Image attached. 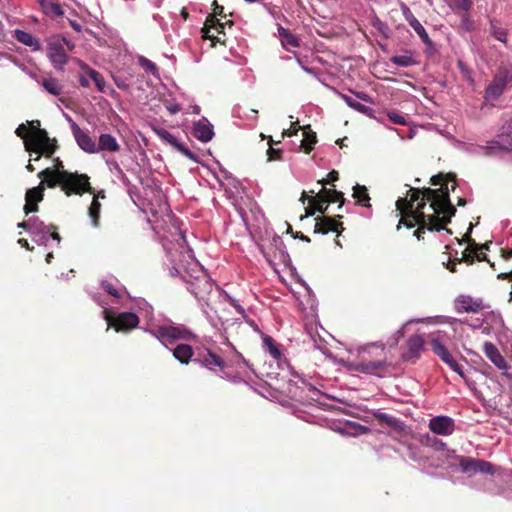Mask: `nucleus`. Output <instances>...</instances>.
Returning a JSON list of instances; mask_svg holds the SVG:
<instances>
[{
  "instance_id": "9d476101",
  "label": "nucleus",
  "mask_w": 512,
  "mask_h": 512,
  "mask_svg": "<svg viewBox=\"0 0 512 512\" xmlns=\"http://www.w3.org/2000/svg\"><path fill=\"white\" fill-rule=\"evenodd\" d=\"M25 149L28 152L36 153L37 156L33 160L37 161L41 155L50 157L55 152L56 144L50 140L45 130L38 129L30 139H26Z\"/></svg>"
},
{
  "instance_id": "cd10ccee",
  "label": "nucleus",
  "mask_w": 512,
  "mask_h": 512,
  "mask_svg": "<svg viewBox=\"0 0 512 512\" xmlns=\"http://www.w3.org/2000/svg\"><path fill=\"white\" fill-rule=\"evenodd\" d=\"M424 340L419 335L411 336L407 341L406 358H417L423 350Z\"/></svg>"
},
{
  "instance_id": "79ce46f5",
  "label": "nucleus",
  "mask_w": 512,
  "mask_h": 512,
  "mask_svg": "<svg viewBox=\"0 0 512 512\" xmlns=\"http://www.w3.org/2000/svg\"><path fill=\"white\" fill-rule=\"evenodd\" d=\"M353 197L356 201L364 206H368L367 202L370 200V197L367 192V188L362 185H355L353 188Z\"/></svg>"
},
{
  "instance_id": "c03bdc74",
  "label": "nucleus",
  "mask_w": 512,
  "mask_h": 512,
  "mask_svg": "<svg viewBox=\"0 0 512 512\" xmlns=\"http://www.w3.org/2000/svg\"><path fill=\"white\" fill-rule=\"evenodd\" d=\"M303 136L304 138L301 141V147L305 150V152H310L315 143H316V134L311 131H307L306 129L303 130Z\"/></svg>"
},
{
  "instance_id": "ea45409f",
  "label": "nucleus",
  "mask_w": 512,
  "mask_h": 512,
  "mask_svg": "<svg viewBox=\"0 0 512 512\" xmlns=\"http://www.w3.org/2000/svg\"><path fill=\"white\" fill-rule=\"evenodd\" d=\"M106 165L108 166L110 172H112L120 181H122L123 183L128 182L126 174L124 173L119 163L115 159H106Z\"/></svg>"
},
{
  "instance_id": "58836bf2",
  "label": "nucleus",
  "mask_w": 512,
  "mask_h": 512,
  "mask_svg": "<svg viewBox=\"0 0 512 512\" xmlns=\"http://www.w3.org/2000/svg\"><path fill=\"white\" fill-rule=\"evenodd\" d=\"M153 130L162 141H164L165 143L174 147L175 149L180 144V142L177 140V138L172 133H170L168 130H166L164 128H160V127H154Z\"/></svg>"
},
{
  "instance_id": "69168bd1",
  "label": "nucleus",
  "mask_w": 512,
  "mask_h": 512,
  "mask_svg": "<svg viewBox=\"0 0 512 512\" xmlns=\"http://www.w3.org/2000/svg\"><path fill=\"white\" fill-rule=\"evenodd\" d=\"M458 260H450L448 261L447 265H446V268L450 271V272H455L456 271V265L458 264Z\"/></svg>"
},
{
  "instance_id": "8fccbe9b",
  "label": "nucleus",
  "mask_w": 512,
  "mask_h": 512,
  "mask_svg": "<svg viewBox=\"0 0 512 512\" xmlns=\"http://www.w3.org/2000/svg\"><path fill=\"white\" fill-rule=\"evenodd\" d=\"M401 12L405 20L409 23V25L413 24L415 21L418 20L406 4H401Z\"/></svg>"
},
{
  "instance_id": "39448f33",
  "label": "nucleus",
  "mask_w": 512,
  "mask_h": 512,
  "mask_svg": "<svg viewBox=\"0 0 512 512\" xmlns=\"http://www.w3.org/2000/svg\"><path fill=\"white\" fill-rule=\"evenodd\" d=\"M99 305L102 307L103 317L107 323L108 328L113 327L117 332H126L135 328L139 323V317L133 312L116 313L117 307H107V303L99 300Z\"/></svg>"
},
{
  "instance_id": "052dcab7",
  "label": "nucleus",
  "mask_w": 512,
  "mask_h": 512,
  "mask_svg": "<svg viewBox=\"0 0 512 512\" xmlns=\"http://www.w3.org/2000/svg\"><path fill=\"white\" fill-rule=\"evenodd\" d=\"M269 160H276L280 158L281 151L270 147L267 151Z\"/></svg>"
},
{
  "instance_id": "aec40b11",
  "label": "nucleus",
  "mask_w": 512,
  "mask_h": 512,
  "mask_svg": "<svg viewBox=\"0 0 512 512\" xmlns=\"http://www.w3.org/2000/svg\"><path fill=\"white\" fill-rule=\"evenodd\" d=\"M193 135L199 141L207 143L211 141L214 136L213 125L206 118H202L194 123Z\"/></svg>"
},
{
  "instance_id": "0e129e2a",
  "label": "nucleus",
  "mask_w": 512,
  "mask_h": 512,
  "mask_svg": "<svg viewBox=\"0 0 512 512\" xmlns=\"http://www.w3.org/2000/svg\"><path fill=\"white\" fill-rule=\"evenodd\" d=\"M297 62L300 65V67L302 68V70L305 71L306 73L311 74L313 76L317 75L316 72L313 69L303 65L302 61L298 57H297Z\"/></svg>"
},
{
  "instance_id": "de8ad7c7",
  "label": "nucleus",
  "mask_w": 512,
  "mask_h": 512,
  "mask_svg": "<svg viewBox=\"0 0 512 512\" xmlns=\"http://www.w3.org/2000/svg\"><path fill=\"white\" fill-rule=\"evenodd\" d=\"M233 115L237 116L239 118H247V119H256L257 111L256 110H249L247 113L242 112V108L240 106H237L233 109Z\"/></svg>"
},
{
  "instance_id": "49530a36",
  "label": "nucleus",
  "mask_w": 512,
  "mask_h": 512,
  "mask_svg": "<svg viewBox=\"0 0 512 512\" xmlns=\"http://www.w3.org/2000/svg\"><path fill=\"white\" fill-rule=\"evenodd\" d=\"M100 207L101 205L99 201L94 197L89 207V217L91 218V222L94 227L98 226Z\"/></svg>"
},
{
  "instance_id": "f3484780",
  "label": "nucleus",
  "mask_w": 512,
  "mask_h": 512,
  "mask_svg": "<svg viewBox=\"0 0 512 512\" xmlns=\"http://www.w3.org/2000/svg\"><path fill=\"white\" fill-rule=\"evenodd\" d=\"M72 134L78 146L86 153H98L96 142L85 131H83L78 124L72 125Z\"/></svg>"
},
{
  "instance_id": "09e8293b",
  "label": "nucleus",
  "mask_w": 512,
  "mask_h": 512,
  "mask_svg": "<svg viewBox=\"0 0 512 512\" xmlns=\"http://www.w3.org/2000/svg\"><path fill=\"white\" fill-rule=\"evenodd\" d=\"M389 120L395 124L406 125L407 121L404 115L398 111H390L387 113Z\"/></svg>"
},
{
  "instance_id": "e433bc0d",
  "label": "nucleus",
  "mask_w": 512,
  "mask_h": 512,
  "mask_svg": "<svg viewBox=\"0 0 512 512\" xmlns=\"http://www.w3.org/2000/svg\"><path fill=\"white\" fill-rule=\"evenodd\" d=\"M341 98L349 107H351L355 111H358L365 115H369L372 112V109L370 107L360 103L357 99L349 95L341 94Z\"/></svg>"
},
{
  "instance_id": "4be33fe9",
  "label": "nucleus",
  "mask_w": 512,
  "mask_h": 512,
  "mask_svg": "<svg viewBox=\"0 0 512 512\" xmlns=\"http://www.w3.org/2000/svg\"><path fill=\"white\" fill-rule=\"evenodd\" d=\"M449 182H453L451 185V190L454 191L456 188L454 175L449 174L447 176H443V175L439 174V175H435L431 178L432 185H435V186L440 185L441 186L439 189H436L437 192L441 195H447V201L450 205H452L450 203V199H449V191H450V188L448 186Z\"/></svg>"
},
{
  "instance_id": "7ed1b4c3",
  "label": "nucleus",
  "mask_w": 512,
  "mask_h": 512,
  "mask_svg": "<svg viewBox=\"0 0 512 512\" xmlns=\"http://www.w3.org/2000/svg\"><path fill=\"white\" fill-rule=\"evenodd\" d=\"M195 362L219 377L237 382L249 377L250 367L242 355L235 348L226 344L220 353L207 348L197 353Z\"/></svg>"
},
{
  "instance_id": "f257e3e1",
  "label": "nucleus",
  "mask_w": 512,
  "mask_h": 512,
  "mask_svg": "<svg viewBox=\"0 0 512 512\" xmlns=\"http://www.w3.org/2000/svg\"><path fill=\"white\" fill-rule=\"evenodd\" d=\"M409 198H399L396 208L402 216L397 229L401 224L408 228L418 225L414 232L417 239L422 238L425 229L440 230L455 214L456 209L447 201V195H441L437 190L425 188L423 191L410 188Z\"/></svg>"
},
{
  "instance_id": "6ab92c4d",
  "label": "nucleus",
  "mask_w": 512,
  "mask_h": 512,
  "mask_svg": "<svg viewBox=\"0 0 512 512\" xmlns=\"http://www.w3.org/2000/svg\"><path fill=\"white\" fill-rule=\"evenodd\" d=\"M387 367V362L384 360H375L368 362H359L355 365V370L364 373L381 377L384 375Z\"/></svg>"
},
{
  "instance_id": "c756f323",
  "label": "nucleus",
  "mask_w": 512,
  "mask_h": 512,
  "mask_svg": "<svg viewBox=\"0 0 512 512\" xmlns=\"http://www.w3.org/2000/svg\"><path fill=\"white\" fill-rule=\"evenodd\" d=\"M339 223L332 218L317 217L315 224V233L326 234L329 231H337Z\"/></svg>"
},
{
  "instance_id": "a878e982",
  "label": "nucleus",
  "mask_w": 512,
  "mask_h": 512,
  "mask_svg": "<svg viewBox=\"0 0 512 512\" xmlns=\"http://www.w3.org/2000/svg\"><path fill=\"white\" fill-rule=\"evenodd\" d=\"M36 81L47 93L53 96H59L63 92L62 85L56 78L52 76H44L42 78L36 79Z\"/></svg>"
},
{
  "instance_id": "f8f14e48",
  "label": "nucleus",
  "mask_w": 512,
  "mask_h": 512,
  "mask_svg": "<svg viewBox=\"0 0 512 512\" xmlns=\"http://www.w3.org/2000/svg\"><path fill=\"white\" fill-rule=\"evenodd\" d=\"M29 234L32 240L38 245H47L50 239L60 242V236L56 232L51 231V227L45 225L37 217H32V222L29 224Z\"/></svg>"
},
{
  "instance_id": "5701e85b",
  "label": "nucleus",
  "mask_w": 512,
  "mask_h": 512,
  "mask_svg": "<svg viewBox=\"0 0 512 512\" xmlns=\"http://www.w3.org/2000/svg\"><path fill=\"white\" fill-rule=\"evenodd\" d=\"M456 307L459 312H477L482 308V302L471 296H460L456 300Z\"/></svg>"
},
{
  "instance_id": "c9c22d12",
  "label": "nucleus",
  "mask_w": 512,
  "mask_h": 512,
  "mask_svg": "<svg viewBox=\"0 0 512 512\" xmlns=\"http://www.w3.org/2000/svg\"><path fill=\"white\" fill-rule=\"evenodd\" d=\"M262 342L264 350L267 351L273 359L278 360L281 358V351L271 336L265 335L262 338Z\"/></svg>"
},
{
  "instance_id": "473e14b6",
  "label": "nucleus",
  "mask_w": 512,
  "mask_h": 512,
  "mask_svg": "<svg viewBox=\"0 0 512 512\" xmlns=\"http://www.w3.org/2000/svg\"><path fill=\"white\" fill-rule=\"evenodd\" d=\"M173 356L181 363H188L193 356L191 346L187 344H179L172 350Z\"/></svg>"
},
{
  "instance_id": "ddd939ff",
  "label": "nucleus",
  "mask_w": 512,
  "mask_h": 512,
  "mask_svg": "<svg viewBox=\"0 0 512 512\" xmlns=\"http://www.w3.org/2000/svg\"><path fill=\"white\" fill-rule=\"evenodd\" d=\"M231 21H226L225 23H221L219 20L215 18V16H208L204 27L202 28V37L204 39H209L212 41V45L214 46L216 42L225 43V33L223 29L226 25L232 26Z\"/></svg>"
},
{
  "instance_id": "13d9d810",
  "label": "nucleus",
  "mask_w": 512,
  "mask_h": 512,
  "mask_svg": "<svg viewBox=\"0 0 512 512\" xmlns=\"http://www.w3.org/2000/svg\"><path fill=\"white\" fill-rule=\"evenodd\" d=\"M139 309L140 311H143L145 313V317H149L152 313L151 306L143 299L138 301Z\"/></svg>"
},
{
  "instance_id": "4c0bfd02",
  "label": "nucleus",
  "mask_w": 512,
  "mask_h": 512,
  "mask_svg": "<svg viewBox=\"0 0 512 512\" xmlns=\"http://www.w3.org/2000/svg\"><path fill=\"white\" fill-rule=\"evenodd\" d=\"M81 67L87 71L88 75L90 76V78L95 83L97 89L100 92L104 93L105 92V88H106V81L103 78V76L98 71H96V70H94L92 68H89L84 63L81 64Z\"/></svg>"
},
{
  "instance_id": "a211bd4d",
  "label": "nucleus",
  "mask_w": 512,
  "mask_h": 512,
  "mask_svg": "<svg viewBox=\"0 0 512 512\" xmlns=\"http://www.w3.org/2000/svg\"><path fill=\"white\" fill-rule=\"evenodd\" d=\"M44 181H41L37 187L28 189L25 195L26 204L24 211L26 214L37 211V203L43 199Z\"/></svg>"
},
{
  "instance_id": "7c9ffc66",
  "label": "nucleus",
  "mask_w": 512,
  "mask_h": 512,
  "mask_svg": "<svg viewBox=\"0 0 512 512\" xmlns=\"http://www.w3.org/2000/svg\"><path fill=\"white\" fill-rule=\"evenodd\" d=\"M201 309L205 314L207 320L209 321L210 325L217 332L221 333L222 329L224 328V322L216 315V312L209 307L208 303L202 304Z\"/></svg>"
},
{
  "instance_id": "412c9836",
  "label": "nucleus",
  "mask_w": 512,
  "mask_h": 512,
  "mask_svg": "<svg viewBox=\"0 0 512 512\" xmlns=\"http://www.w3.org/2000/svg\"><path fill=\"white\" fill-rule=\"evenodd\" d=\"M391 63L398 67H412L419 64L418 54L416 51L411 49H404L398 55H394L390 58Z\"/></svg>"
},
{
  "instance_id": "37998d69",
  "label": "nucleus",
  "mask_w": 512,
  "mask_h": 512,
  "mask_svg": "<svg viewBox=\"0 0 512 512\" xmlns=\"http://www.w3.org/2000/svg\"><path fill=\"white\" fill-rule=\"evenodd\" d=\"M491 33L495 39L500 42L507 43V31L506 29L499 26L496 20L490 21Z\"/></svg>"
},
{
  "instance_id": "2eb2a0df",
  "label": "nucleus",
  "mask_w": 512,
  "mask_h": 512,
  "mask_svg": "<svg viewBox=\"0 0 512 512\" xmlns=\"http://www.w3.org/2000/svg\"><path fill=\"white\" fill-rule=\"evenodd\" d=\"M459 467L461 471L467 474L468 476H473L477 473H494L493 465L490 462L471 457H461L459 460Z\"/></svg>"
},
{
  "instance_id": "dca6fc26",
  "label": "nucleus",
  "mask_w": 512,
  "mask_h": 512,
  "mask_svg": "<svg viewBox=\"0 0 512 512\" xmlns=\"http://www.w3.org/2000/svg\"><path fill=\"white\" fill-rule=\"evenodd\" d=\"M429 429L441 436H449L455 430V422L451 417L438 415L429 421Z\"/></svg>"
},
{
  "instance_id": "3c124183",
  "label": "nucleus",
  "mask_w": 512,
  "mask_h": 512,
  "mask_svg": "<svg viewBox=\"0 0 512 512\" xmlns=\"http://www.w3.org/2000/svg\"><path fill=\"white\" fill-rule=\"evenodd\" d=\"M376 417L379 420H381L382 422H385L386 424H388L390 427H395L398 424V421L395 417H392L386 413L379 412L376 414Z\"/></svg>"
},
{
  "instance_id": "0eeeda50",
  "label": "nucleus",
  "mask_w": 512,
  "mask_h": 512,
  "mask_svg": "<svg viewBox=\"0 0 512 512\" xmlns=\"http://www.w3.org/2000/svg\"><path fill=\"white\" fill-rule=\"evenodd\" d=\"M148 331L164 345L171 344L174 340H191L195 335L184 325L165 324L151 327Z\"/></svg>"
},
{
  "instance_id": "1a4fd4ad",
  "label": "nucleus",
  "mask_w": 512,
  "mask_h": 512,
  "mask_svg": "<svg viewBox=\"0 0 512 512\" xmlns=\"http://www.w3.org/2000/svg\"><path fill=\"white\" fill-rule=\"evenodd\" d=\"M100 286L105 295H94L93 298L98 304L99 300L107 303V307H114V304L121 303L127 294L125 287L122 286L120 282L112 276L103 279L100 283Z\"/></svg>"
},
{
  "instance_id": "f03ea898",
  "label": "nucleus",
  "mask_w": 512,
  "mask_h": 512,
  "mask_svg": "<svg viewBox=\"0 0 512 512\" xmlns=\"http://www.w3.org/2000/svg\"><path fill=\"white\" fill-rule=\"evenodd\" d=\"M171 239L163 236V247L167 255V269L172 277H181L187 289L198 299L200 306L207 303L206 297L213 290L212 280L194 257L179 223L173 220Z\"/></svg>"
},
{
  "instance_id": "680f3d73",
  "label": "nucleus",
  "mask_w": 512,
  "mask_h": 512,
  "mask_svg": "<svg viewBox=\"0 0 512 512\" xmlns=\"http://www.w3.org/2000/svg\"><path fill=\"white\" fill-rule=\"evenodd\" d=\"M402 329H403V328H401V329L397 330V331L395 332V334L393 335V341L390 343V345H391V346L397 345V344H398V342H399V340H400V338H402V337H403L404 332H403V330H402Z\"/></svg>"
},
{
  "instance_id": "b1692460",
  "label": "nucleus",
  "mask_w": 512,
  "mask_h": 512,
  "mask_svg": "<svg viewBox=\"0 0 512 512\" xmlns=\"http://www.w3.org/2000/svg\"><path fill=\"white\" fill-rule=\"evenodd\" d=\"M14 37L18 42L29 47L32 51H39L41 49L39 39L33 36L31 33L20 29H15Z\"/></svg>"
},
{
  "instance_id": "6e6d98bb",
  "label": "nucleus",
  "mask_w": 512,
  "mask_h": 512,
  "mask_svg": "<svg viewBox=\"0 0 512 512\" xmlns=\"http://www.w3.org/2000/svg\"><path fill=\"white\" fill-rule=\"evenodd\" d=\"M15 133L17 134V136L21 137L24 142L26 141V139H30L32 137V134L31 135H28V128L25 124H20Z\"/></svg>"
},
{
  "instance_id": "6e6552de",
  "label": "nucleus",
  "mask_w": 512,
  "mask_h": 512,
  "mask_svg": "<svg viewBox=\"0 0 512 512\" xmlns=\"http://www.w3.org/2000/svg\"><path fill=\"white\" fill-rule=\"evenodd\" d=\"M476 149L483 155L494 156L501 152L512 151V123L502 126L497 140H491L484 146H477Z\"/></svg>"
},
{
  "instance_id": "2f4dec72",
  "label": "nucleus",
  "mask_w": 512,
  "mask_h": 512,
  "mask_svg": "<svg viewBox=\"0 0 512 512\" xmlns=\"http://www.w3.org/2000/svg\"><path fill=\"white\" fill-rule=\"evenodd\" d=\"M432 351L444 362L446 363L452 355L446 348V346L439 340V338L435 337L434 334L430 340Z\"/></svg>"
},
{
  "instance_id": "603ef678",
  "label": "nucleus",
  "mask_w": 512,
  "mask_h": 512,
  "mask_svg": "<svg viewBox=\"0 0 512 512\" xmlns=\"http://www.w3.org/2000/svg\"><path fill=\"white\" fill-rule=\"evenodd\" d=\"M446 364L454 371L456 372L459 376H461L462 378L465 377V374H464V370H463V367L453 358L451 357L447 362Z\"/></svg>"
},
{
  "instance_id": "72a5a7b5",
  "label": "nucleus",
  "mask_w": 512,
  "mask_h": 512,
  "mask_svg": "<svg viewBox=\"0 0 512 512\" xmlns=\"http://www.w3.org/2000/svg\"><path fill=\"white\" fill-rule=\"evenodd\" d=\"M323 195L322 193L319 191L317 193V195L315 197H307V194L306 192L304 191L302 193V196H301V201L302 203H305V200L308 199L309 200V204L313 205L316 212H320V213H325V211L327 210V204L328 203H323L322 202V199H323Z\"/></svg>"
},
{
  "instance_id": "f704fd0d",
  "label": "nucleus",
  "mask_w": 512,
  "mask_h": 512,
  "mask_svg": "<svg viewBox=\"0 0 512 512\" xmlns=\"http://www.w3.org/2000/svg\"><path fill=\"white\" fill-rule=\"evenodd\" d=\"M322 184V188L320 189V192L323 195L322 202L323 203H335V202H341L343 203L344 197L343 194L339 191H336L334 189H326L324 187V183L320 182Z\"/></svg>"
},
{
  "instance_id": "393cba45",
  "label": "nucleus",
  "mask_w": 512,
  "mask_h": 512,
  "mask_svg": "<svg viewBox=\"0 0 512 512\" xmlns=\"http://www.w3.org/2000/svg\"><path fill=\"white\" fill-rule=\"evenodd\" d=\"M96 147H98V152L108 151L115 153L120 150V144L118 143L117 139L108 133L100 134Z\"/></svg>"
},
{
  "instance_id": "9b49d317",
  "label": "nucleus",
  "mask_w": 512,
  "mask_h": 512,
  "mask_svg": "<svg viewBox=\"0 0 512 512\" xmlns=\"http://www.w3.org/2000/svg\"><path fill=\"white\" fill-rule=\"evenodd\" d=\"M483 353L486 358L501 371L504 377L512 379V372L510 371L511 366L495 344L485 341L483 343Z\"/></svg>"
},
{
  "instance_id": "4d7b16f0",
  "label": "nucleus",
  "mask_w": 512,
  "mask_h": 512,
  "mask_svg": "<svg viewBox=\"0 0 512 512\" xmlns=\"http://www.w3.org/2000/svg\"><path fill=\"white\" fill-rule=\"evenodd\" d=\"M455 6L465 12L469 11L472 7L471 0H454Z\"/></svg>"
},
{
  "instance_id": "338daca9",
  "label": "nucleus",
  "mask_w": 512,
  "mask_h": 512,
  "mask_svg": "<svg viewBox=\"0 0 512 512\" xmlns=\"http://www.w3.org/2000/svg\"><path fill=\"white\" fill-rule=\"evenodd\" d=\"M302 383L305 385V387L311 392L313 395H319V391L314 388L311 384L307 383L304 379H301Z\"/></svg>"
},
{
  "instance_id": "c85d7f7f",
  "label": "nucleus",
  "mask_w": 512,
  "mask_h": 512,
  "mask_svg": "<svg viewBox=\"0 0 512 512\" xmlns=\"http://www.w3.org/2000/svg\"><path fill=\"white\" fill-rule=\"evenodd\" d=\"M42 11L51 17H59L64 14L60 3L57 0H37Z\"/></svg>"
},
{
  "instance_id": "774afa93",
  "label": "nucleus",
  "mask_w": 512,
  "mask_h": 512,
  "mask_svg": "<svg viewBox=\"0 0 512 512\" xmlns=\"http://www.w3.org/2000/svg\"><path fill=\"white\" fill-rule=\"evenodd\" d=\"M114 82L119 89H122V90L128 89V85L123 80H121L119 78H114Z\"/></svg>"
},
{
  "instance_id": "a18cd8bd",
  "label": "nucleus",
  "mask_w": 512,
  "mask_h": 512,
  "mask_svg": "<svg viewBox=\"0 0 512 512\" xmlns=\"http://www.w3.org/2000/svg\"><path fill=\"white\" fill-rule=\"evenodd\" d=\"M138 64L147 72L151 73L154 76H158L159 70L154 62L149 60L144 56L138 57Z\"/></svg>"
},
{
  "instance_id": "20e7f679",
  "label": "nucleus",
  "mask_w": 512,
  "mask_h": 512,
  "mask_svg": "<svg viewBox=\"0 0 512 512\" xmlns=\"http://www.w3.org/2000/svg\"><path fill=\"white\" fill-rule=\"evenodd\" d=\"M38 177L42 178L44 185L46 184L49 188L60 185L61 189L65 191L67 195H70L72 192L82 194L83 192L91 190L89 178L85 174L46 168L38 173Z\"/></svg>"
},
{
  "instance_id": "a19ab883",
  "label": "nucleus",
  "mask_w": 512,
  "mask_h": 512,
  "mask_svg": "<svg viewBox=\"0 0 512 512\" xmlns=\"http://www.w3.org/2000/svg\"><path fill=\"white\" fill-rule=\"evenodd\" d=\"M414 31L416 32V34L419 36V38L421 39V41L429 48H431L433 46V42L432 40L430 39L426 29L424 28V26L419 22V20L415 21L413 24L410 25Z\"/></svg>"
},
{
  "instance_id": "423d86ee",
  "label": "nucleus",
  "mask_w": 512,
  "mask_h": 512,
  "mask_svg": "<svg viewBox=\"0 0 512 512\" xmlns=\"http://www.w3.org/2000/svg\"><path fill=\"white\" fill-rule=\"evenodd\" d=\"M512 83V63H501L497 68L491 83L485 90V100L495 101L500 98L505 89Z\"/></svg>"
},
{
  "instance_id": "4468645a",
  "label": "nucleus",
  "mask_w": 512,
  "mask_h": 512,
  "mask_svg": "<svg viewBox=\"0 0 512 512\" xmlns=\"http://www.w3.org/2000/svg\"><path fill=\"white\" fill-rule=\"evenodd\" d=\"M47 57L56 70L62 71L64 69V66L68 62V55L64 50L60 38L52 37L49 39L47 45Z\"/></svg>"
},
{
  "instance_id": "5fc2aeb1",
  "label": "nucleus",
  "mask_w": 512,
  "mask_h": 512,
  "mask_svg": "<svg viewBox=\"0 0 512 512\" xmlns=\"http://www.w3.org/2000/svg\"><path fill=\"white\" fill-rule=\"evenodd\" d=\"M230 305L236 310L241 316H245V309L239 304V302L228 294L225 295Z\"/></svg>"
},
{
  "instance_id": "e2e57ef3",
  "label": "nucleus",
  "mask_w": 512,
  "mask_h": 512,
  "mask_svg": "<svg viewBox=\"0 0 512 512\" xmlns=\"http://www.w3.org/2000/svg\"><path fill=\"white\" fill-rule=\"evenodd\" d=\"M298 122L292 123L291 127L285 132L286 135L292 136L294 134H297L298 130L300 129L299 126H297Z\"/></svg>"
},
{
  "instance_id": "864d4df0",
  "label": "nucleus",
  "mask_w": 512,
  "mask_h": 512,
  "mask_svg": "<svg viewBox=\"0 0 512 512\" xmlns=\"http://www.w3.org/2000/svg\"><path fill=\"white\" fill-rule=\"evenodd\" d=\"M442 319H443V317H441V316L429 317V318H423V319H411L407 323H405L403 325V327H405L409 323H414V322H416V323L423 322V323H429V324L441 323Z\"/></svg>"
},
{
  "instance_id": "bb28decb",
  "label": "nucleus",
  "mask_w": 512,
  "mask_h": 512,
  "mask_svg": "<svg viewBox=\"0 0 512 512\" xmlns=\"http://www.w3.org/2000/svg\"><path fill=\"white\" fill-rule=\"evenodd\" d=\"M278 36L284 49L297 48L300 46V40L292 34L288 29L278 26Z\"/></svg>"
},
{
  "instance_id": "bf43d9fd",
  "label": "nucleus",
  "mask_w": 512,
  "mask_h": 512,
  "mask_svg": "<svg viewBox=\"0 0 512 512\" xmlns=\"http://www.w3.org/2000/svg\"><path fill=\"white\" fill-rule=\"evenodd\" d=\"M176 149L180 151L182 154H184L186 157L190 159H195V155L184 144L180 143Z\"/></svg>"
}]
</instances>
